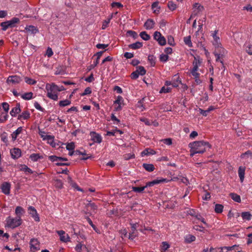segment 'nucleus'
Returning a JSON list of instances; mask_svg holds the SVG:
<instances>
[{"instance_id":"64","label":"nucleus","mask_w":252,"mask_h":252,"mask_svg":"<svg viewBox=\"0 0 252 252\" xmlns=\"http://www.w3.org/2000/svg\"><path fill=\"white\" fill-rule=\"evenodd\" d=\"M34 106L36 109L39 111L43 112L44 110V109L40 106V105L37 102H34Z\"/></svg>"},{"instance_id":"59","label":"nucleus","mask_w":252,"mask_h":252,"mask_svg":"<svg viewBox=\"0 0 252 252\" xmlns=\"http://www.w3.org/2000/svg\"><path fill=\"white\" fill-rule=\"evenodd\" d=\"M2 106L3 110L5 111V113H7L9 109V105L7 102H3L2 103Z\"/></svg>"},{"instance_id":"33","label":"nucleus","mask_w":252,"mask_h":252,"mask_svg":"<svg viewBox=\"0 0 252 252\" xmlns=\"http://www.w3.org/2000/svg\"><path fill=\"white\" fill-rule=\"evenodd\" d=\"M170 247V245L166 242H163L160 246V252H165Z\"/></svg>"},{"instance_id":"9","label":"nucleus","mask_w":252,"mask_h":252,"mask_svg":"<svg viewBox=\"0 0 252 252\" xmlns=\"http://www.w3.org/2000/svg\"><path fill=\"white\" fill-rule=\"evenodd\" d=\"M218 50H219V53L217 52L216 51L214 52V54L216 57V62L220 61L222 64H223V61L220 60V58L223 56V54L225 53V50L221 47L218 48Z\"/></svg>"},{"instance_id":"45","label":"nucleus","mask_w":252,"mask_h":252,"mask_svg":"<svg viewBox=\"0 0 252 252\" xmlns=\"http://www.w3.org/2000/svg\"><path fill=\"white\" fill-rule=\"evenodd\" d=\"M24 80L26 83L29 85H34L36 83V81L31 78L25 77Z\"/></svg>"},{"instance_id":"32","label":"nucleus","mask_w":252,"mask_h":252,"mask_svg":"<svg viewBox=\"0 0 252 252\" xmlns=\"http://www.w3.org/2000/svg\"><path fill=\"white\" fill-rule=\"evenodd\" d=\"M241 217L244 220H250L252 219V215L249 212H244L241 214Z\"/></svg>"},{"instance_id":"42","label":"nucleus","mask_w":252,"mask_h":252,"mask_svg":"<svg viewBox=\"0 0 252 252\" xmlns=\"http://www.w3.org/2000/svg\"><path fill=\"white\" fill-rule=\"evenodd\" d=\"M8 115L7 113L5 112H2L0 115V122L1 123H3L7 120Z\"/></svg>"},{"instance_id":"27","label":"nucleus","mask_w":252,"mask_h":252,"mask_svg":"<svg viewBox=\"0 0 252 252\" xmlns=\"http://www.w3.org/2000/svg\"><path fill=\"white\" fill-rule=\"evenodd\" d=\"M25 30L27 32L33 34L36 33L38 32V29L35 26L32 25L27 26L25 28Z\"/></svg>"},{"instance_id":"24","label":"nucleus","mask_w":252,"mask_h":252,"mask_svg":"<svg viewBox=\"0 0 252 252\" xmlns=\"http://www.w3.org/2000/svg\"><path fill=\"white\" fill-rule=\"evenodd\" d=\"M23 130L22 126L19 127L15 131L11 134L12 140L14 141L16 140L18 135L20 134Z\"/></svg>"},{"instance_id":"50","label":"nucleus","mask_w":252,"mask_h":252,"mask_svg":"<svg viewBox=\"0 0 252 252\" xmlns=\"http://www.w3.org/2000/svg\"><path fill=\"white\" fill-rule=\"evenodd\" d=\"M54 136L50 135H47L45 136V140H46L48 143L50 144H53V141H54Z\"/></svg>"},{"instance_id":"2","label":"nucleus","mask_w":252,"mask_h":252,"mask_svg":"<svg viewBox=\"0 0 252 252\" xmlns=\"http://www.w3.org/2000/svg\"><path fill=\"white\" fill-rule=\"evenodd\" d=\"M46 89L47 91V96L54 100L58 99V86L54 83L52 84H47L46 85Z\"/></svg>"},{"instance_id":"55","label":"nucleus","mask_w":252,"mask_h":252,"mask_svg":"<svg viewBox=\"0 0 252 252\" xmlns=\"http://www.w3.org/2000/svg\"><path fill=\"white\" fill-rule=\"evenodd\" d=\"M168 43L172 46H174L175 45L174 38L171 35L168 36Z\"/></svg>"},{"instance_id":"14","label":"nucleus","mask_w":252,"mask_h":252,"mask_svg":"<svg viewBox=\"0 0 252 252\" xmlns=\"http://www.w3.org/2000/svg\"><path fill=\"white\" fill-rule=\"evenodd\" d=\"M21 112L20 103H17L16 106L12 109L10 112V115L12 117H16L18 114Z\"/></svg>"},{"instance_id":"49","label":"nucleus","mask_w":252,"mask_h":252,"mask_svg":"<svg viewBox=\"0 0 252 252\" xmlns=\"http://www.w3.org/2000/svg\"><path fill=\"white\" fill-rule=\"evenodd\" d=\"M112 16H113V15L112 14L110 18H108L107 20H105L103 22V24L102 26V29H105L108 26V25L110 23V20L112 19Z\"/></svg>"},{"instance_id":"35","label":"nucleus","mask_w":252,"mask_h":252,"mask_svg":"<svg viewBox=\"0 0 252 252\" xmlns=\"http://www.w3.org/2000/svg\"><path fill=\"white\" fill-rule=\"evenodd\" d=\"M33 93L32 92L26 93L21 95V97L25 100H30L32 98Z\"/></svg>"},{"instance_id":"19","label":"nucleus","mask_w":252,"mask_h":252,"mask_svg":"<svg viewBox=\"0 0 252 252\" xmlns=\"http://www.w3.org/2000/svg\"><path fill=\"white\" fill-rule=\"evenodd\" d=\"M106 51V50L104 51H101L97 52L95 55L97 56L96 58V61L94 62V63L91 64L90 67V69L94 68V67H95L98 63L99 60L100 58L101 57L103 53Z\"/></svg>"},{"instance_id":"46","label":"nucleus","mask_w":252,"mask_h":252,"mask_svg":"<svg viewBox=\"0 0 252 252\" xmlns=\"http://www.w3.org/2000/svg\"><path fill=\"white\" fill-rule=\"evenodd\" d=\"M158 44L161 46L165 45L166 43L165 38L164 36H162V35L158 38Z\"/></svg>"},{"instance_id":"15","label":"nucleus","mask_w":252,"mask_h":252,"mask_svg":"<svg viewBox=\"0 0 252 252\" xmlns=\"http://www.w3.org/2000/svg\"><path fill=\"white\" fill-rule=\"evenodd\" d=\"M155 25V22L152 19H148L144 23V27L146 30L152 29Z\"/></svg>"},{"instance_id":"11","label":"nucleus","mask_w":252,"mask_h":252,"mask_svg":"<svg viewBox=\"0 0 252 252\" xmlns=\"http://www.w3.org/2000/svg\"><path fill=\"white\" fill-rule=\"evenodd\" d=\"M58 234L60 237V240L63 242L70 241V237L67 234H66L63 230H59L57 231Z\"/></svg>"},{"instance_id":"30","label":"nucleus","mask_w":252,"mask_h":252,"mask_svg":"<svg viewBox=\"0 0 252 252\" xmlns=\"http://www.w3.org/2000/svg\"><path fill=\"white\" fill-rule=\"evenodd\" d=\"M196 240V238L194 236L191 235V234H188L185 237V241L186 243H190L192 242L195 241Z\"/></svg>"},{"instance_id":"44","label":"nucleus","mask_w":252,"mask_h":252,"mask_svg":"<svg viewBox=\"0 0 252 252\" xmlns=\"http://www.w3.org/2000/svg\"><path fill=\"white\" fill-rule=\"evenodd\" d=\"M55 186L58 189H62L63 187L62 181L60 179H56L54 181Z\"/></svg>"},{"instance_id":"4","label":"nucleus","mask_w":252,"mask_h":252,"mask_svg":"<svg viewBox=\"0 0 252 252\" xmlns=\"http://www.w3.org/2000/svg\"><path fill=\"white\" fill-rule=\"evenodd\" d=\"M6 224L8 227L11 228H15L20 226L22 222L21 218L15 217V218L8 217L6 220Z\"/></svg>"},{"instance_id":"21","label":"nucleus","mask_w":252,"mask_h":252,"mask_svg":"<svg viewBox=\"0 0 252 252\" xmlns=\"http://www.w3.org/2000/svg\"><path fill=\"white\" fill-rule=\"evenodd\" d=\"M155 154L156 152L154 150L150 148H147L141 153V156L142 157H144L145 156H150L151 155H153Z\"/></svg>"},{"instance_id":"51","label":"nucleus","mask_w":252,"mask_h":252,"mask_svg":"<svg viewBox=\"0 0 252 252\" xmlns=\"http://www.w3.org/2000/svg\"><path fill=\"white\" fill-rule=\"evenodd\" d=\"M158 2L156 1L153 3L152 4V8L154 9L155 8H157V9H155L154 10V13H156L157 12H159V7H158Z\"/></svg>"},{"instance_id":"16","label":"nucleus","mask_w":252,"mask_h":252,"mask_svg":"<svg viewBox=\"0 0 252 252\" xmlns=\"http://www.w3.org/2000/svg\"><path fill=\"white\" fill-rule=\"evenodd\" d=\"M245 169L246 167L245 166H240L238 169V175L240 178V180L242 183L244 181V180Z\"/></svg>"},{"instance_id":"57","label":"nucleus","mask_w":252,"mask_h":252,"mask_svg":"<svg viewBox=\"0 0 252 252\" xmlns=\"http://www.w3.org/2000/svg\"><path fill=\"white\" fill-rule=\"evenodd\" d=\"M91 93H92V90H91V88L87 87L85 89L84 92L81 94V95L84 96V95H86L87 94H91Z\"/></svg>"},{"instance_id":"36","label":"nucleus","mask_w":252,"mask_h":252,"mask_svg":"<svg viewBox=\"0 0 252 252\" xmlns=\"http://www.w3.org/2000/svg\"><path fill=\"white\" fill-rule=\"evenodd\" d=\"M145 189V186L132 187V191L137 193H142Z\"/></svg>"},{"instance_id":"38","label":"nucleus","mask_w":252,"mask_h":252,"mask_svg":"<svg viewBox=\"0 0 252 252\" xmlns=\"http://www.w3.org/2000/svg\"><path fill=\"white\" fill-rule=\"evenodd\" d=\"M70 103L71 101L66 99L60 101L59 103V105L60 107H64L70 105Z\"/></svg>"},{"instance_id":"31","label":"nucleus","mask_w":252,"mask_h":252,"mask_svg":"<svg viewBox=\"0 0 252 252\" xmlns=\"http://www.w3.org/2000/svg\"><path fill=\"white\" fill-rule=\"evenodd\" d=\"M143 167L148 172H152L155 169L154 165L153 164L143 163Z\"/></svg>"},{"instance_id":"47","label":"nucleus","mask_w":252,"mask_h":252,"mask_svg":"<svg viewBox=\"0 0 252 252\" xmlns=\"http://www.w3.org/2000/svg\"><path fill=\"white\" fill-rule=\"evenodd\" d=\"M235 246L232 247H223L219 248V250H220L221 252H227L229 251L232 250Z\"/></svg>"},{"instance_id":"37","label":"nucleus","mask_w":252,"mask_h":252,"mask_svg":"<svg viewBox=\"0 0 252 252\" xmlns=\"http://www.w3.org/2000/svg\"><path fill=\"white\" fill-rule=\"evenodd\" d=\"M156 58L154 55H149L148 60L151 63L152 66H154L156 64Z\"/></svg>"},{"instance_id":"22","label":"nucleus","mask_w":252,"mask_h":252,"mask_svg":"<svg viewBox=\"0 0 252 252\" xmlns=\"http://www.w3.org/2000/svg\"><path fill=\"white\" fill-rule=\"evenodd\" d=\"M166 179H162L161 180H154L151 182H147L145 186V188H148V187H152L154 186L155 185L159 184L160 183L165 182Z\"/></svg>"},{"instance_id":"60","label":"nucleus","mask_w":252,"mask_h":252,"mask_svg":"<svg viewBox=\"0 0 252 252\" xmlns=\"http://www.w3.org/2000/svg\"><path fill=\"white\" fill-rule=\"evenodd\" d=\"M171 91V88L169 87L165 88V87H163L161 88V90L159 91L160 93H169Z\"/></svg>"},{"instance_id":"63","label":"nucleus","mask_w":252,"mask_h":252,"mask_svg":"<svg viewBox=\"0 0 252 252\" xmlns=\"http://www.w3.org/2000/svg\"><path fill=\"white\" fill-rule=\"evenodd\" d=\"M198 220H201L204 224L207 225V223L205 220V219L202 217V216L200 214H198V215L196 216L195 218Z\"/></svg>"},{"instance_id":"40","label":"nucleus","mask_w":252,"mask_h":252,"mask_svg":"<svg viewBox=\"0 0 252 252\" xmlns=\"http://www.w3.org/2000/svg\"><path fill=\"white\" fill-rule=\"evenodd\" d=\"M140 37L144 40L147 41L150 39V36L146 32H142L140 33Z\"/></svg>"},{"instance_id":"62","label":"nucleus","mask_w":252,"mask_h":252,"mask_svg":"<svg viewBox=\"0 0 252 252\" xmlns=\"http://www.w3.org/2000/svg\"><path fill=\"white\" fill-rule=\"evenodd\" d=\"M111 6L112 7H117L118 8H121L123 7V5L120 2H113L111 3Z\"/></svg>"},{"instance_id":"6","label":"nucleus","mask_w":252,"mask_h":252,"mask_svg":"<svg viewBox=\"0 0 252 252\" xmlns=\"http://www.w3.org/2000/svg\"><path fill=\"white\" fill-rule=\"evenodd\" d=\"M202 63V60L199 56H194V60L192 62L193 68L191 70L194 71H197L198 67L201 65Z\"/></svg>"},{"instance_id":"58","label":"nucleus","mask_w":252,"mask_h":252,"mask_svg":"<svg viewBox=\"0 0 252 252\" xmlns=\"http://www.w3.org/2000/svg\"><path fill=\"white\" fill-rule=\"evenodd\" d=\"M82 247L86 248L85 246L81 244V243H79L76 245L75 249L76 251L77 252H81Z\"/></svg>"},{"instance_id":"52","label":"nucleus","mask_w":252,"mask_h":252,"mask_svg":"<svg viewBox=\"0 0 252 252\" xmlns=\"http://www.w3.org/2000/svg\"><path fill=\"white\" fill-rule=\"evenodd\" d=\"M187 213L188 215L194 217L196 218V216L198 215V213H196L194 209H189Z\"/></svg>"},{"instance_id":"25","label":"nucleus","mask_w":252,"mask_h":252,"mask_svg":"<svg viewBox=\"0 0 252 252\" xmlns=\"http://www.w3.org/2000/svg\"><path fill=\"white\" fill-rule=\"evenodd\" d=\"M67 181L68 183L70 184V186H71L73 188H75L78 191H83V189H81L77 184L74 182L73 180L71 179V177L69 176L67 177Z\"/></svg>"},{"instance_id":"5","label":"nucleus","mask_w":252,"mask_h":252,"mask_svg":"<svg viewBox=\"0 0 252 252\" xmlns=\"http://www.w3.org/2000/svg\"><path fill=\"white\" fill-rule=\"evenodd\" d=\"M31 251L35 252L40 249L39 242L36 239H32L30 242Z\"/></svg>"},{"instance_id":"7","label":"nucleus","mask_w":252,"mask_h":252,"mask_svg":"<svg viewBox=\"0 0 252 252\" xmlns=\"http://www.w3.org/2000/svg\"><path fill=\"white\" fill-rule=\"evenodd\" d=\"M29 213L32 216L35 221H39L40 219L34 207L30 206L28 208Z\"/></svg>"},{"instance_id":"39","label":"nucleus","mask_w":252,"mask_h":252,"mask_svg":"<svg viewBox=\"0 0 252 252\" xmlns=\"http://www.w3.org/2000/svg\"><path fill=\"white\" fill-rule=\"evenodd\" d=\"M223 209V206L221 204H216L215 207V211L217 213H221Z\"/></svg>"},{"instance_id":"1","label":"nucleus","mask_w":252,"mask_h":252,"mask_svg":"<svg viewBox=\"0 0 252 252\" xmlns=\"http://www.w3.org/2000/svg\"><path fill=\"white\" fill-rule=\"evenodd\" d=\"M190 148V156L192 157L197 154H203L211 148V144L204 141H196L189 144Z\"/></svg>"},{"instance_id":"53","label":"nucleus","mask_w":252,"mask_h":252,"mask_svg":"<svg viewBox=\"0 0 252 252\" xmlns=\"http://www.w3.org/2000/svg\"><path fill=\"white\" fill-rule=\"evenodd\" d=\"M127 34L129 36H132L134 39H136L138 37L137 33L134 31H128L127 32Z\"/></svg>"},{"instance_id":"48","label":"nucleus","mask_w":252,"mask_h":252,"mask_svg":"<svg viewBox=\"0 0 252 252\" xmlns=\"http://www.w3.org/2000/svg\"><path fill=\"white\" fill-rule=\"evenodd\" d=\"M168 7L172 11L176 9L177 6L176 4H175L172 1H169L168 2Z\"/></svg>"},{"instance_id":"43","label":"nucleus","mask_w":252,"mask_h":252,"mask_svg":"<svg viewBox=\"0 0 252 252\" xmlns=\"http://www.w3.org/2000/svg\"><path fill=\"white\" fill-rule=\"evenodd\" d=\"M184 41L185 43L188 45L189 47H192V43L191 41V37L190 36H188L185 37L184 38Z\"/></svg>"},{"instance_id":"34","label":"nucleus","mask_w":252,"mask_h":252,"mask_svg":"<svg viewBox=\"0 0 252 252\" xmlns=\"http://www.w3.org/2000/svg\"><path fill=\"white\" fill-rule=\"evenodd\" d=\"M230 196L231 198L238 203H240L241 201L240 196L235 193H231Z\"/></svg>"},{"instance_id":"61","label":"nucleus","mask_w":252,"mask_h":252,"mask_svg":"<svg viewBox=\"0 0 252 252\" xmlns=\"http://www.w3.org/2000/svg\"><path fill=\"white\" fill-rule=\"evenodd\" d=\"M139 76L138 71L136 70L133 71L130 75L131 78L132 79H136Z\"/></svg>"},{"instance_id":"26","label":"nucleus","mask_w":252,"mask_h":252,"mask_svg":"<svg viewBox=\"0 0 252 252\" xmlns=\"http://www.w3.org/2000/svg\"><path fill=\"white\" fill-rule=\"evenodd\" d=\"M25 213V210L21 206H17L15 209V214L16 217L21 218L22 216Z\"/></svg>"},{"instance_id":"10","label":"nucleus","mask_w":252,"mask_h":252,"mask_svg":"<svg viewBox=\"0 0 252 252\" xmlns=\"http://www.w3.org/2000/svg\"><path fill=\"white\" fill-rule=\"evenodd\" d=\"M22 81V79L19 76L13 75L10 76L7 79V83H12V84H18Z\"/></svg>"},{"instance_id":"8","label":"nucleus","mask_w":252,"mask_h":252,"mask_svg":"<svg viewBox=\"0 0 252 252\" xmlns=\"http://www.w3.org/2000/svg\"><path fill=\"white\" fill-rule=\"evenodd\" d=\"M11 185L9 183L5 182L3 183L1 186L0 189L2 193L6 195H8L10 193Z\"/></svg>"},{"instance_id":"18","label":"nucleus","mask_w":252,"mask_h":252,"mask_svg":"<svg viewBox=\"0 0 252 252\" xmlns=\"http://www.w3.org/2000/svg\"><path fill=\"white\" fill-rule=\"evenodd\" d=\"M52 161H58L56 164L59 166L68 165L69 163L65 162L67 161V158H51Z\"/></svg>"},{"instance_id":"29","label":"nucleus","mask_w":252,"mask_h":252,"mask_svg":"<svg viewBox=\"0 0 252 252\" xmlns=\"http://www.w3.org/2000/svg\"><path fill=\"white\" fill-rule=\"evenodd\" d=\"M143 46V44L142 42L137 41L135 43L129 44L128 45V47L132 49H138L142 47Z\"/></svg>"},{"instance_id":"17","label":"nucleus","mask_w":252,"mask_h":252,"mask_svg":"<svg viewBox=\"0 0 252 252\" xmlns=\"http://www.w3.org/2000/svg\"><path fill=\"white\" fill-rule=\"evenodd\" d=\"M12 158H20L21 156V151L19 148H14L10 150Z\"/></svg>"},{"instance_id":"13","label":"nucleus","mask_w":252,"mask_h":252,"mask_svg":"<svg viewBox=\"0 0 252 252\" xmlns=\"http://www.w3.org/2000/svg\"><path fill=\"white\" fill-rule=\"evenodd\" d=\"M18 168L20 171H23L27 175L31 174L33 173L31 169L29 168L25 164L18 165Z\"/></svg>"},{"instance_id":"12","label":"nucleus","mask_w":252,"mask_h":252,"mask_svg":"<svg viewBox=\"0 0 252 252\" xmlns=\"http://www.w3.org/2000/svg\"><path fill=\"white\" fill-rule=\"evenodd\" d=\"M90 134L91 137V140L94 142L100 143L101 142L102 138L99 134L94 131L91 132Z\"/></svg>"},{"instance_id":"3","label":"nucleus","mask_w":252,"mask_h":252,"mask_svg":"<svg viewBox=\"0 0 252 252\" xmlns=\"http://www.w3.org/2000/svg\"><path fill=\"white\" fill-rule=\"evenodd\" d=\"M20 23V19L17 17H13L9 21H7L0 23L1 30L3 31H6L8 28H12L16 27V24Z\"/></svg>"},{"instance_id":"20","label":"nucleus","mask_w":252,"mask_h":252,"mask_svg":"<svg viewBox=\"0 0 252 252\" xmlns=\"http://www.w3.org/2000/svg\"><path fill=\"white\" fill-rule=\"evenodd\" d=\"M174 78L172 80V86L174 88H177L179 86V84H181V81L178 74L175 75Z\"/></svg>"},{"instance_id":"23","label":"nucleus","mask_w":252,"mask_h":252,"mask_svg":"<svg viewBox=\"0 0 252 252\" xmlns=\"http://www.w3.org/2000/svg\"><path fill=\"white\" fill-rule=\"evenodd\" d=\"M66 149L69 151L68 155L69 156H73L74 151L75 148L74 143L70 142L66 145Z\"/></svg>"},{"instance_id":"56","label":"nucleus","mask_w":252,"mask_h":252,"mask_svg":"<svg viewBox=\"0 0 252 252\" xmlns=\"http://www.w3.org/2000/svg\"><path fill=\"white\" fill-rule=\"evenodd\" d=\"M168 56L167 55L161 54L160 56L159 60L160 62H165L168 59Z\"/></svg>"},{"instance_id":"54","label":"nucleus","mask_w":252,"mask_h":252,"mask_svg":"<svg viewBox=\"0 0 252 252\" xmlns=\"http://www.w3.org/2000/svg\"><path fill=\"white\" fill-rule=\"evenodd\" d=\"M161 141L167 145H170L172 143V139L170 138L162 139Z\"/></svg>"},{"instance_id":"28","label":"nucleus","mask_w":252,"mask_h":252,"mask_svg":"<svg viewBox=\"0 0 252 252\" xmlns=\"http://www.w3.org/2000/svg\"><path fill=\"white\" fill-rule=\"evenodd\" d=\"M30 117V113L28 111H25L20 114L18 117V120H27Z\"/></svg>"},{"instance_id":"41","label":"nucleus","mask_w":252,"mask_h":252,"mask_svg":"<svg viewBox=\"0 0 252 252\" xmlns=\"http://www.w3.org/2000/svg\"><path fill=\"white\" fill-rule=\"evenodd\" d=\"M137 71H138V73L139 75H144L146 73V70L144 68V67L142 66H139L137 67Z\"/></svg>"}]
</instances>
